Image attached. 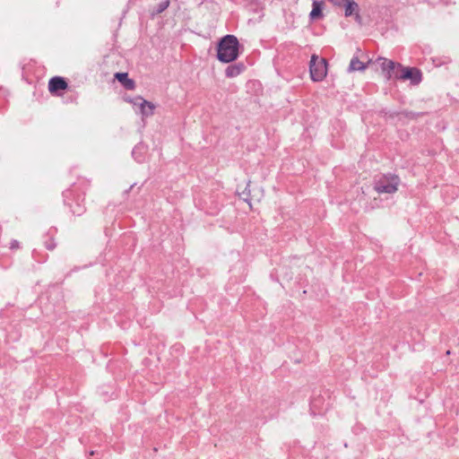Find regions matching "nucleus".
Returning <instances> with one entry per match:
<instances>
[{
  "mask_svg": "<svg viewBox=\"0 0 459 459\" xmlns=\"http://www.w3.org/2000/svg\"><path fill=\"white\" fill-rule=\"evenodd\" d=\"M344 7V14L346 17L354 15L355 20L360 22V15L359 13V4L354 0H347L342 5Z\"/></svg>",
  "mask_w": 459,
  "mask_h": 459,
  "instance_id": "nucleus-7",
  "label": "nucleus"
},
{
  "mask_svg": "<svg viewBox=\"0 0 459 459\" xmlns=\"http://www.w3.org/2000/svg\"><path fill=\"white\" fill-rule=\"evenodd\" d=\"M115 78L125 87L126 90H134L135 82L128 77L127 73H117Z\"/></svg>",
  "mask_w": 459,
  "mask_h": 459,
  "instance_id": "nucleus-10",
  "label": "nucleus"
},
{
  "mask_svg": "<svg viewBox=\"0 0 459 459\" xmlns=\"http://www.w3.org/2000/svg\"><path fill=\"white\" fill-rule=\"evenodd\" d=\"M323 2L314 1L312 4V11L309 13V17L312 20L319 19L323 17Z\"/></svg>",
  "mask_w": 459,
  "mask_h": 459,
  "instance_id": "nucleus-13",
  "label": "nucleus"
},
{
  "mask_svg": "<svg viewBox=\"0 0 459 459\" xmlns=\"http://www.w3.org/2000/svg\"><path fill=\"white\" fill-rule=\"evenodd\" d=\"M246 66L243 63H236L229 65L225 70V75L228 78H233L239 75L244 70Z\"/></svg>",
  "mask_w": 459,
  "mask_h": 459,
  "instance_id": "nucleus-11",
  "label": "nucleus"
},
{
  "mask_svg": "<svg viewBox=\"0 0 459 459\" xmlns=\"http://www.w3.org/2000/svg\"><path fill=\"white\" fill-rule=\"evenodd\" d=\"M320 402V399H313V401L311 402V406H310V410H311V412L313 414H316V412L315 411V409L317 407L318 403Z\"/></svg>",
  "mask_w": 459,
  "mask_h": 459,
  "instance_id": "nucleus-17",
  "label": "nucleus"
},
{
  "mask_svg": "<svg viewBox=\"0 0 459 459\" xmlns=\"http://www.w3.org/2000/svg\"><path fill=\"white\" fill-rule=\"evenodd\" d=\"M366 67L367 66L363 62H361L357 56H353L350 62L348 72L364 71Z\"/></svg>",
  "mask_w": 459,
  "mask_h": 459,
  "instance_id": "nucleus-14",
  "label": "nucleus"
},
{
  "mask_svg": "<svg viewBox=\"0 0 459 459\" xmlns=\"http://www.w3.org/2000/svg\"><path fill=\"white\" fill-rule=\"evenodd\" d=\"M132 99H133V98H131V97H126V98H125V100H126V102H129V103H131V104H132Z\"/></svg>",
  "mask_w": 459,
  "mask_h": 459,
  "instance_id": "nucleus-20",
  "label": "nucleus"
},
{
  "mask_svg": "<svg viewBox=\"0 0 459 459\" xmlns=\"http://www.w3.org/2000/svg\"><path fill=\"white\" fill-rule=\"evenodd\" d=\"M400 178L394 174H384L374 181V189L378 194H394L397 191Z\"/></svg>",
  "mask_w": 459,
  "mask_h": 459,
  "instance_id": "nucleus-2",
  "label": "nucleus"
},
{
  "mask_svg": "<svg viewBox=\"0 0 459 459\" xmlns=\"http://www.w3.org/2000/svg\"><path fill=\"white\" fill-rule=\"evenodd\" d=\"M309 72L311 80L314 82H321L327 74V61L320 58L317 55L313 54L309 62Z\"/></svg>",
  "mask_w": 459,
  "mask_h": 459,
  "instance_id": "nucleus-3",
  "label": "nucleus"
},
{
  "mask_svg": "<svg viewBox=\"0 0 459 459\" xmlns=\"http://www.w3.org/2000/svg\"><path fill=\"white\" fill-rule=\"evenodd\" d=\"M144 100H145L143 97L137 95L132 99V104L134 107L140 108V106L142 105V102H144Z\"/></svg>",
  "mask_w": 459,
  "mask_h": 459,
  "instance_id": "nucleus-16",
  "label": "nucleus"
},
{
  "mask_svg": "<svg viewBox=\"0 0 459 459\" xmlns=\"http://www.w3.org/2000/svg\"><path fill=\"white\" fill-rule=\"evenodd\" d=\"M155 109V105L152 102L148 100H144L142 102V105L139 108V111L143 117H148L153 115Z\"/></svg>",
  "mask_w": 459,
  "mask_h": 459,
  "instance_id": "nucleus-12",
  "label": "nucleus"
},
{
  "mask_svg": "<svg viewBox=\"0 0 459 459\" xmlns=\"http://www.w3.org/2000/svg\"><path fill=\"white\" fill-rule=\"evenodd\" d=\"M398 69L399 74H395V79L411 80L413 84H418L421 82V73L418 68L403 67L402 65H399Z\"/></svg>",
  "mask_w": 459,
  "mask_h": 459,
  "instance_id": "nucleus-4",
  "label": "nucleus"
},
{
  "mask_svg": "<svg viewBox=\"0 0 459 459\" xmlns=\"http://www.w3.org/2000/svg\"><path fill=\"white\" fill-rule=\"evenodd\" d=\"M170 1L169 0H163L161 1L156 7V9L153 11V14H160L162 12H164L169 5Z\"/></svg>",
  "mask_w": 459,
  "mask_h": 459,
  "instance_id": "nucleus-15",
  "label": "nucleus"
},
{
  "mask_svg": "<svg viewBox=\"0 0 459 459\" xmlns=\"http://www.w3.org/2000/svg\"><path fill=\"white\" fill-rule=\"evenodd\" d=\"M46 247L48 250H53L56 247V244L52 240L50 242H46Z\"/></svg>",
  "mask_w": 459,
  "mask_h": 459,
  "instance_id": "nucleus-19",
  "label": "nucleus"
},
{
  "mask_svg": "<svg viewBox=\"0 0 459 459\" xmlns=\"http://www.w3.org/2000/svg\"><path fill=\"white\" fill-rule=\"evenodd\" d=\"M239 42L236 36L226 35L218 43L217 58L222 63H230L239 55Z\"/></svg>",
  "mask_w": 459,
  "mask_h": 459,
  "instance_id": "nucleus-1",
  "label": "nucleus"
},
{
  "mask_svg": "<svg viewBox=\"0 0 459 459\" xmlns=\"http://www.w3.org/2000/svg\"><path fill=\"white\" fill-rule=\"evenodd\" d=\"M379 65L383 74H385L386 80H391L392 78H395V74H399L398 65L399 63H395L392 60H389L385 57H379L377 60Z\"/></svg>",
  "mask_w": 459,
  "mask_h": 459,
  "instance_id": "nucleus-5",
  "label": "nucleus"
},
{
  "mask_svg": "<svg viewBox=\"0 0 459 459\" xmlns=\"http://www.w3.org/2000/svg\"><path fill=\"white\" fill-rule=\"evenodd\" d=\"M19 247H20V244L17 240L13 239L11 241V243H10L11 249H17V248H19Z\"/></svg>",
  "mask_w": 459,
  "mask_h": 459,
  "instance_id": "nucleus-18",
  "label": "nucleus"
},
{
  "mask_svg": "<svg viewBox=\"0 0 459 459\" xmlns=\"http://www.w3.org/2000/svg\"><path fill=\"white\" fill-rule=\"evenodd\" d=\"M147 150L148 147L142 143L135 145L132 151V156L134 159V160H136L138 163L143 162L144 160Z\"/></svg>",
  "mask_w": 459,
  "mask_h": 459,
  "instance_id": "nucleus-9",
  "label": "nucleus"
},
{
  "mask_svg": "<svg viewBox=\"0 0 459 459\" xmlns=\"http://www.w3.org/2000/svg\"><path fill=\"white\" fill-rule=\"evenodd\" d=\"M72 195H73V190H70V189H68V190H66V191H65L63 193V196L65 198V203L70 207L71 212L74 215L80 216L85 211V207H84V204H83V199L80 200V198L78 197L74 201V204H70V203L67 202V200L72 196Z\"/></svg>",
  "mask_w": 459,
  "mask_h": 459,
  "instance_id": "nucleus-6",
  "label": "nucleus"
},
{
  "mask_svg": "<svg viewBox=\"0 0 459 459\" xmlns=\"http://www.w3.org/2000/svg\"><path fill=\"white\" fill-rule=\"evenodd\" d=\"M67 87L68 84L63 77L56 76L48 82V91L52 93L60 90H65Z\"/></svg>",
  "mask_w": 459,
  "mask_h": 459,
  "instance_id": "nucleus-8",
  "label": "nucleus"
}]
</instances>
